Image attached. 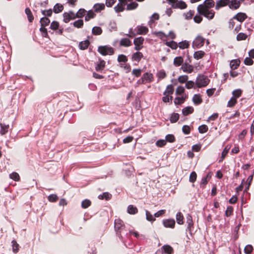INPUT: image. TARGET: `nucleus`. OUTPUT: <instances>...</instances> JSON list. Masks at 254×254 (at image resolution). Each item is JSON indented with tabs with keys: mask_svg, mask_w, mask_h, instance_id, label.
Listing matches in <instances>:
<instances>
[{
	"mask_svg": "<svg viewBox=\"0 0 254 254\" xmlns=\"http://www.w3.org/2000/svg\"><path fill=\"white\" fill-rule=\"evenodd\" d=\"M0 134L2 135L6 134L8 132L9 126L8 125H5L4 124L0 123Z\"/></svg>",
	"mask_w": 254,
	"mask_h": 254,
	"instance_id": "4be33fe9",
	"label": "nucleus"
},
{
	"mask_svg": "<svg viewBox=\"0 0 254 254\" xmlns=\"http://www.w3.org/2000/svg\"><path fill=\"white\" fill-rule=\"evenodd\" d=\"M126 5V9L127 10H131L136 9L138 7V4L135 1H131V2L128 4L127 3Z\"/></svg>",
	"mask_w": 254,
	"mask_h": 254,
	"instance_id": "393cba45",
	"label": "nucleus"
},
{
	"mask_svg": "<svg viewBox=\"0 0 254 254\" xmlns=\"http://www.w3.org/2000/svg\"><path fill=\"white\" fill-rule=\"evenodd\" d=\"M144 39L142 37L135 38L133 41V44L135 45L134 50L139 51L143 48V44Z\"/></svg>",
	"mask_w": 254,
	"mask_h": 254,
	"instance_id": "39448f33",
	"label": "nucleus"
},
{
	"mask_svg": "<svg viewBox=\"0 0 254 254\" xmlns=\"http://www.w3.org/2000/svg\"><path fill=\"white\" fill-rule=\"evenodd\" d=\"M162 249L166 254H172L174 252L173 248L170 245H164L162 247Z\"/></svg>",
	"mask_w": 254,
	"mask_h": 254,
	"instance_id": "7c9ffc66",
	"label": "nucleus"
},
{
	"mask_svg": "<svg viewBox=\"0 0 254 254\" xmlns=\"http://www.w3.org/2000/svg\"><path fill=\"white\" fill-rule=\"evenodd\" d=\"M242 90H241L240 89H236V90H234L232 92V94L233 96V97H235L237 99V98H239L242 95Z\"/></svg>",
	"mask_w": 254,
	"mask_h": 254,
	"instance_id": "09e8293b",
	"label": "nucleus"
},
{
	"mask_svg": "<svg viewBox=\"0 0 254 254\" xmlns=\"http://www.w3.org/2000/svg\"><path fill=\"white\" fill-rule=\"evenodd\" d=\"M156 76L158 78V81L166 77L167 74L164 70L161 69L157 72Z\"/></svg>",
	"mask_w": 254,
	"mask_h": 254,
	"instance_id": "72a5a7b5",
	"label": "nucleus"
},
{
	"mask_svg": "<svg viewBox=\"0 0 254 254\" xmlns=\"http://www.w3.org/2000/svg\"><path fill=\"white\" fill-rule=\"evenodd\" d=\"M12 251L14 253H17L19 251V245L15 240H12L11 242Z\"/></svg>",
	"mask_w": 254,
	"mask_h": 254,
	"instance_id": "58836bf2",
	"label": "nucleus"
},
{
	"mask_svg": "<svg viewBox=\"0 0 254 254\" xmlns=\"http://www.w3.org/2000/svg\"><path fill=\"white\" fill-rule=\"evenodd\" d=\"M198 131L200 133L206 132L208 130V127L205 125H202L198 127Z\"/></svg>",
	"mask_w": 254,
	"mask_h": 254,
	"instance_id": "5fc2aeb1",
	"label": "nucleus"
},
{
	"mask_svg": "<svg viewBox=\"0 0 254 254\" xmlns=\"http://www.w3.org/2000/svg\"><path fill=\"white\" fill-rule=\"evenodd\" d=\"M179 115L178 113H173L172 114L171 117H170V122L172 123H175L177 122L179 119Z\"/></svg>",
	"mask_w": 254,
	"mask_h": 254,
	"instance_id": "49530a36",
	"label": "nucleus"
},
{
	"mask_svg": "<svg viewBox=\"0 0 254 254\" xmlns=\"http://www.w3.org/2000/svg\"><path fill=\"white\" fill-rule=\"evenodd\" d=\"M83 24L84 22L82 19L77 20L73 23V25L74 26V27L77 28H82L83 26Z\"/></svg>",
	"mask_w": 254,
	"mask_h": 254,
	"instance_id": "ea45409f",
	"label": "nucleus"
},
{
	"mask_svg": "<svg viewBox=\"0 0 254 254\" xmlns=\"http://www.w3.org/2000/svg\"><path fill=\"white\" fill-rule=\"evenodd\" d=\"M96 16V14L94 12L90 10L87 12V15L85 17V20L86 21H89L90 19L94 18Z\"/></svg>",
	"mask_w": 254,
	"mask_h": 254,
	"instance_id": "4c0bfd02",
	"label": "nucleus"
},
{
	"mask_svg": "<svg viewBox=\"0 0 254 254\" xmlns=\"http://www.w3.org/2000/svg\"><path fill=\"white\" fill-rule=\"evenodd\" d=\"M132 45L131 41L128 38H122L120 42V46L128 47Z\"/></svg>",
	"mask_w": 254,
	"mask_h": 254,
	"instance_id": "dca6fc26",
	"label": "nucleus"
},
{
	"mask_svg": "<svg viewBox=\"0 0 254 254\" xmlns=\"http://www.w3.org/2000/svg\"><path fill=\"white\" fill-rule=\"evenodd\" d=\"M91 204V202L89 199H85L81 203V206L83 208H87Z\"/></svg>",
	"mask_w": 254,
	"mask_h": 254,
	"instance_id": "4d7b16f0",
	"label": "nucleus"
},
{
	"mask_svg": "<svg viewBox=\"0 0 254 254\" xmlns=\"http://www.w3.org/2000/svg\"><path fill=\"white\" fill-rule=\"evenodd\" d=\"M189 76L187 75H183L180 76L178 78V81L181 83H184L187 82Z\"/></svg>",
	"mask_w": 254,
	"mask_h": 254,
	"instance_id": "680f3d73",
	"label": "nucleus"
},
{
	"mask_svg": "<svg viewBox=\"0 0 254 254\" xmlns=\"http://www.w3.org/2000/svg\"><path fill=\"white\" fill-rule=\"evenodd\" d=\"M237 103V100L235 97H232L230 100L228 101L227 107H234L236 104Z\"/></svg>",
	"mask_w": 254,
	"mask_h": 254,
	"instance_id": "6e6d98bb",
	"label": "nucleus"
},
{
	"mask_svg": "<svg viewBox=\"0 0 254 254\" xmlns=\"http://www.w3.org/2000/svg\"><path fill=\"white\" fill-rule=\"evenodd\" d=\"M25 13L26 14L28 18V20L29 22H33L34 20V16L29 7H27L25 10Z\"/></svg>",
	"mask_w": 254,
	"mask_h": 254,
	"instance_id": "c756f323",
	"label": "nucleus"
},
{
	"mask_svg": "<svg viewBox=\"0 0 254 254\" xmlns=\"http://www.w3.org/2000/svg\"><path fill=\"white\" fill-rule=\"evenodd\" d=\"M240 61L239 60H233L230 62V66L232 70L238 68L239 66Z\"/></svg>",
	"mask_w": 254,
	"mask_h": 254,
	"instance_id": "5701e85b",
	"label": "nucleus"
},
{
	"mask_svg": "<svg viewBox=\"0 0 254 254\" xmlns=\"http://www.w3.org/2000/svg\"><path fill=\"white\" fill-rule=\"evenodd\" d=\"M210 80L207 76L203 74L197 76L195 80V84L198 88L206 86L209 83Z\"/></svg>",
	"mask_w": 254,
	"mask_h": 254,
	"instance_id": "f03ea898",
	"label": "nucleus"
},
{
	"mask_svg": "<svg viewBox=\"0 0 254 254\" xmlns=\"http://www.w3.org/2000/svg\"><path fill=\"white\" fill-rule=\"evenodd\" d=\"M40 22L41 24V27H45L46 26L49 25V24L50 23V20L48 17H43L41 18Z\"/></svg>",
	"mask_w": 254,
	"mask_h": 254,
	"instance_id": "c85d7f7f",
	"label": "nucleus"
},
{
	"mask_svg": "<svg viewBox=\"0 0 254 254\" xmlns=\"http://www.w3.org/2000/svg\"><path fill=\"white\" fill-rule=\"evenodd\" d=\"M134 31L136 32V34L138 35H145L148 32V29L145 26H137Z\"/></svg>",
	"mask_w": 254,
	"mask_h": 254,
	"instance_id": "9b49d317",
	"label": "nucleus"
},
{
	"mask_svg": "<svg viewBox=\"0 0 254 254\" xmlns=\"http://www.w3.org/2000/svg\"><path fill=\"white\" fill-rule=\"evenodd\" d=\"M48 199L49 201L55 202L58 200L59 198L57 194H52L48 196Z\"/></svg>",
	"mask_w": 254,
	"mask_h": 254,
	"instance_id": "bf43d9fd",
	"label": "nucleus"
},
{
	"mask_svg": "<svg viewBox=\"0 0 254 254\" xmlns=\"http://www.w3.org/2000/svg\"><path fill=\"white\" fill-rule=\"evenodd\" d=\"M119 3L114 7L116 12H122L125 10V6L127 4L128 0H119Z\"/></svg>",
	"mask_w": 254,
	"mask_h": 254,
	"instance_id": "423d86ee",
	"label": "nucleus"
},
{
	"mask_svg": "<svg viewBox=\"0 0 254 254\" xmlns=\"http://www.w3.org/2000/svg\"><path fill=\"white\" fill-rule=\"evenodd\" d=\"M59 27V23L56 21H53L50 25V28L53 30L58 29Z\"/></svg>",
	"mask_w": 254,
	"mask_h": 254,
	"instance_id": "e2e57ef3",
	"label": "nucleus"
},
{
	"mask_svg": "<svg viewBox=\"0 0 254 254\" xmlns=\"http://www.w3.org/2000/svg\"><path fill=\"white\" fill-rule=\"evenodd\" d=\"M215 2L212 0H205L203 4H199V5L203 6L205 8L210 9L211 7H214Z\"/></svg>",
	"mask_w": 254,
	"mask_h": 254,
	"instance_id": "a211bd4d",
	"label": "nucleus"
},
{
	"mask_svg": "<svg viewBox=\"0 0 254 254\" xmlns=\"http://www.w3.org/2000/svg\"><path fill=\"white\" fill-rule=\"evenodd\" d=\"M174 91V86L172 84L168 85L163 93L164 95H172Z\"/></svg>",
	"mask_w": 254,
	"mask_h": 254,
	"instance_id": "aec40b11",
	"label": "nucleus"
},
{
	"mask_svg": "<svg viewBox=\"0 0 254 254\" xmlns=\"http://www.w3.org/2000/svg\"><path fill=\"white\" fill-rule=\"evenodd\" d=\"M197 174L195 172H192L189 177V181L191 183H194L196 180Z\"/></svg>",
	"mask_w": 254,
	"mask_h": 254,
	"instance_id": "052dcab7",
	"label": "nucleus"
},
{
	"mask_svg": "<svg viewBox=\"0 0 254 254\" xmlns=\"http://www.w3.org/2000/svg\"><path fill=\"white\" fill-rule=\"evenodd\" d=\"M186 98V97H176L174 100V103L175 105H181L185 102Z\"/></svg>",
	"mask_w": 254,
	"mask_h": 254,
	"instance_id": "c03bdc74",
	"label": "nucleus"
},
{
	"mask_svg": "<svg viewBox=\"0 0 254 254\" xmlns=\"http://www.w3.org/2000/svg\"><path fill=\"white\" fill-rule=\"evenodd\" d=\"M127 57L123 54L119 55L118 57L117 61L119 63H126L127 62Z\"/></svg>",
	"mask_w": 254,
	"mask_h": 254,
	"instance_id": "37998d69",
	"label": "nucleus"
},
{
	"mask_svg": "<svg viewBox=\"0 0 254 254\" xmlns=\"http://www.w3.org/2000/svg\"><path fill=\"white\" fill-rule=\"evenodd\" d=\"M248 37V35L244 33H239L236 37L237 41L245 40Z\"/></svg>",
	"mask_w": 254,
	"mask_h": 254,
	"instance_id": "8fccbe9b",
	"label": "nucleus"
},
{
	"mask_svg": "<svg viewBox=\"0 0 254 254\" xmlns=\"http://www.w3.org/2000/svg\"><path fill=\"white\" fill-rule=\"evenodd\" d=\"M111 195L108 192H104L102 194H100L98 196V198L100 199H105L109 200L111 198Z\"/></svg>",
	"mask_w": 254,
	"mask_h": 254,
	"instance_id": "864d4df0",
	"label": "nucleus"
},
{
	"mask_svg": "<svg viewBox=\"0 0 254 254\" xmlns=\"http://www.w3.org/2000/svg\"><path fill=\"white\" fill-rule=\"evenodd\" d=\"M190 46L189 42L187 41H182L180 42L178 44V46L180 49H184L188 48Z\"/></svg>",
	"mask_w": 254,
	"mask_h": 254,
	"instance_id": "de8ad7c7",
	"label": "nucleus"
},
{
	"mask_svg": "<svg viewBox=\"0 0 254 254\" xmlns=\"http://www.w3.org/2000/svg\"><path fill=\"white\" fill-rule=\"evenodd\" d=\"M253 251V247L252 245H247L244 249V252L246 254H251Z\"/></svg>",
	"mask_w": 254,
	"mask_h": 254,
	"instance_id": "69168bd1",
	"label": "nucleus"
},
{
	"mask_svg": "<svg viewBox=\"0 0 254 254\" xmlns=\"http://www.w3.org/2000/svg\"><path fill=\"white\" fill-rule=\"evenodd\" d=\"M176 220L177 223L180 225L184 224V216L181 212H179L177 213Z\"/></svg>",
	"mask_w": 254,
	"mask_h": 254,
	"instance_id": "c9c22d12",
	"label": "nucleus"
},
{
	"mask_svg": "<svg viewBox=\"0 0 254 254\" xmlns=\"http://www.w3.org/2000/svg\"><path fill=\"white\" fill-rule=\"evenodd\" d=\"M9 177L15 181H19L20 179L19 174L16 172H13L10 174Z\"/></svg>",
	"mask_w": 254,
	"mask_h": 254,
	"instance_id": "3c124183",
	"label": "nucleus"
},
{
	"mask_svg": "<svg viewBox=\"0 0 254 254\" xmlns=\"http://www.w3.org/2000/svg\"><path fill=\"white\" fill-rule=\"evenodd\" d=\"M64 6L60 3H57L55 5L53 8V12L55 13H59L64 10Z\"/></svg>",
	"mask_w": 254,
	"mask_h": 254,
	"instance_id": "a878e982",
	"label": "nucleus"
},
{
	"mask_svg": "<svg viewBox=\"0 0 254 254\" xmlns=\"http://www.w3.org/2000/svg\"><path fill=\"white\" fill-rule=\"evenodd\" d=\"M146 219L149 221L153 222L155 220V218H154L153 215L148 210H146Z\"/></svg>",
	"mask_w": 254,
	"mask_h": 254,
	"instance_id": "774afa93",
	"label": "nucleus"
},
{
	"mask_svg": "<svg viewBox=\"0 0 254 254\" xmlns=\"http://www.w3.org/2000/svg\"><path fill=\"white\" fill-rule=\"evenodd\" d=\"M241 5V2L238 0H230L229 7L232 10L238 9Z\"/></svg>",
	"mask_w": 254,
	"mask_h": 254,
	"instance_id": "9d476101",
	"label": "nucleus"
},
{
	"mask_svg": "<svg viewBox=\"0 0 254 254\" xmlns=\"http://www.w3.org/2000/svg\"><path fill=\"white\" fill-rule=\"evenodd\" d=\"M205 55V53L203 51H198L195 52L193 54V58L196 60L202 59Z\"/></svg>",
	"mask_w": 254,
	"mask_h": 254,
	"instance_id": "473e14b6",
	"label": "nucleus"
},
{
	"mask_svg": "<svg viewBox=\"0 0 254 254\" xmlns=\"http://www.w3.org/2000/svg\"><path fill=\"white\" fill-rule=\"evenodd\" d=\"M102 33V30L101 27L95 26L92 29V33L94 35H99Z\"/></svg>",
	"mask_w": 254,
	"mask_h": 254,
	"instance_id": "79ce46f5",
	"label": "nucleus"
},
{
	"mask_svg": "<svg viewBox=\"0 0 254 254\" xmlns=\"http://www.w3.org/2000/svg\"><path fill=\"white\" fill-rule=\"evenodd\" d=\"M145 83H150L154 80L153 75L151 73L145 72L142 76Z\"/></svg>",
	"mask_w": 254,
	"mask_h": 254,
	"instance_id": "ddd939ff",
	"label": "nucleus"
},
{
	"mask_svg": "<svg viewBox=\"0 0 254 254\" xmlns=\"http://www.w3.org/2000/svg\"><path fill=\"white\" fill-rule=\"evenodd\" d=\"M230 2V0H219L216 1L215 5V9L218 10L220 8L228 5Z\"/></svg>",
	"mask_w": 254,
	"mask_h": 254,
	"instance_id": "f8f14e48",
	"label": "nucleus"
},
{
	"mask_svg": "<svg viewBox=\"0 0 254 254\" xmlns=\"http://www.w3.org/2000/svg\"><path fill=\"white\" fill-rule=\"evenodd\" d=\"M183 63L184 59L181 56L177 57L174 59L173 64L176 67L182 65Z\"/></svg>",
	"mask_w": 254,
	"mask_h": 254,
	"instance_id": "f3484780",
	"label": "nucleus"
},
{
	"mask_svg": "<svg viewBox=\"0 0 254 254\" xmlns=\"http://www.w3.org/2000/svg\"><path fill=\"white\" fill-rule=\"evenodd\" d=\"M181 69L185 72L190 73L193 71V66L186 62L182 64Z\"/></svg>",
	"mask_w": 254,
	"mask_h": 254,
	"instance_id": "6e6552de",
	"label": "nucleus"
},
{
	"mask_svg": "<svg viewBox=\"0 0 254 254\" xmlns=\"http://www.w3.org/2000/svg\"><path fill=\"white\" fill-rule=\"evenodd\" d=\"M53 11L52 9H49L48 10H41L42 14L44 16V17H50L52 16L53 14Z\"/></svg>",
	"mask_w": 254,
	"mask_h": 254,
	"instance_id": "a18cd8bd",
	"label": "nucleus"
},
{
	"mask_svg": "<svg viewBox=\"0 0 254 254\" xmlns=\"http://www.w3.org/2000/svg\"><path fill=\"white\" fill-rule=\"evenodd\" d=\"M93 8L94 9V11L96 12H100L101 10H103L105 9V6L104 3H96L94 4Z\"/></svg>",
	"mask_w": 254,
	"mask_h": 254,
	"instance_id": "cd10ccee",
	"label": "nucleus"
},
{
	"mask_svg": "<svg viewBox=\"0 0 254 254\" xmlns=\"http://www.w3.org/2000/svg\"><path fill=\"white\" fill-rule=\"evenodd\" d=\"M142 70L141 69H133L132 71V74L136 77L141 75Z\"/></svg>",
	"mask_w": 254,
	"mask_h": 254,
	"instance_id": "338daca9",
	"label": "nucleus"
},
{
	"mask_svg": "<svg viewBox=\"0 0 254 254\" xmlns=\"http://www.w3.org/2000/svg\"><path fill=\"white\" fill-rule=\"evenodd\" d=\"M63 21L64 23H68L71 20L76 19L75 13L70 10L68 12H65L63 13Z\"/></svg>",
	"mask_w": 254,
	"mask_h": 254,
	"instance_id": "20e7f679",
	"label": "nucleus"
},
{
	"mask_svg": "<svg viewBox=\"0 0 254 254\" xmlns=\"http://www.w3.org/2000/svg\"><path fill=\"white\" fill-rule=\"evenodd\" d=\"M124 227V223L121 219H116L115 221V229L117 231H120Z\"/></svg>",
	"mask_w": 254,
	"mask_h": 254,
	"instance_id": "6ab92c4d",
	"label": "nucleus"
},
{
	"mask_svg": "<svg viewBox=\"0 0 254 254\" xmlns=\"http://www.w3.org/2000/svg\"><path fill=\"white\" fill-rule=\"evenodd\" d=\"M187 223H188L189 228H190L193 226L192 218L190 214H188L187 216Z\"/></svg>",
	"mask_w": 254,
	"mask_h": 254,
	"instance_id": "13d9d810",
	"label": "nucleus"
},
{
	"mask_svg": "<svg viewBox=\"0 0 254 254\" xmlns=\"http://www.w3.org/2000/svg\"><path fill=\"white\" fill-rule=\"evenodd\" d=\"M192 101L195 105H197L202 102V99L199 94H195L192 98Z\"/></svg>",
	"mask_w": 254,
	"mask_h": 254,
	"instance_id": "bb28decb",
	"label": "nucleus"
},
{
	"mask_svg": "<svg viewBox=\"0 0 254 254\" xmlns=\"http://www.w3.org/2000/svg\"><path fill=\"white\" fill-rule=\"evenodd\" d=\"M197 10L200 15H203L208 19H212L215 15V11L212 9L205 8L203 6L198 5Z\"/></svg>",
	"mask_w": 254,
	"mask_h": 254,
	"instance_id": "f257e3e1",
	"label": "nucleus"
},
{
	"mask_svg": "<svg viewBox=\"0 0 254 254\" xmlns=\"http://www.w3.org/2000/svg\"><path fill=\"white\" fill-rule=\"evenodd\" d=\"M89 44L90 43L88 40L80 42L79 44V48L82 50L87 49L89 45Z\"/></svg>",
	"mask_w": 254,
	"mask_h": 254,
	"instance_id": "2f4dec72",
	"label": "nucleus"
},
{
	"mask_svg": "<svg viewBox=\"0 0 254 254\" xmlns=\"http://www.w3.org/2000/svg\"><path fill=\"white\" fill-rule=\"evenodd\" d=\"M247 18V15L245 13L239 12L233 17V19H236L238 21L242 22Z\"/></svg>",
	"mask_w": 254,
	"mask_h": 254,
	"instance_id": "4468645a",
	"label": "nucleus"
},
{
	"mask_svg": "<svg viewBox=\"0 0 254 254\" xmlns=\"http://www.w3.org/2000/svg\"><path fill=\"white\" fill-rule=\"evenodd\" d=\"M127 212L130 214H135L138 212V210L135 206L129 205L127 207Z\"/></svg>",
	"mask_w": 254,
	"mask_h": 254,
	"instance_id": "e433bc0d",
	"label": "nucleus"
},
{
	"mask_svg": "<svg viewBox=\"0 0 254 254\" xmlns=\"http://www.w3.org/2000/svg\"><path fill=\"white\" fill-rule=\"evenodd\" d=\"M105 62L103 60H100L99 64L95 66V69L97 71H102L105 67Z\"/></svg>",
	"mask_w": 254,
	"mask_h": 254,
	"instance_id": "412c9836",
	"label": "nucleus"
},
{
	"mask_svg": "<svg viewBox=\"0 0 254 254\" xmlns=\"http://www.w3.org/2000/svg\"><path fill=\"white\" fill-rule=\"evenodd\" d=\"M143 56L141 52H137L133 53L131 56V60L132 61H136L138 63L143 58Z\"/></svg>",
	"mask_w": 254,
	"mask_h": 254,
	"instance_id": "2eb2a0df",
	"label": "nucleus"
},
{
	"mask_svg": "<svg viewBox=\"0 0 254 254\" xmlns=\"http://www.w3.org/2000/svg\"><path fill=\"white\" fill-rule=\"evenodd\" d=\"M165 44L170 47L172 49H176L178 47V45L177 42L172 41L171 42H166Z\"/></svg>",
	"mask_w": 254,
	"mask_h": 254,
	"instance_id": "a19ab883",
	"label": "nucleus"
},
{
	"mask_svg": "<svg viewBox=\"0 0 254 254\" xmlns=\"http://www.w3.org/2000/svg\"><path fill=\"white\" fill-rule=\"evenodd\" d=\"M98 52L103 56L113 55L115 53V50L112 47L106 45L99 46Z\"/></svg>",
	"mask_w": 254,
	"mask_h": 254,
	"instance_id": "7ed1b4c3",
	"label": "nucleus"
},
{
	"mask_svg": "<svg viewBox=\"0 0 254 254\" xmlns=\"http://www.w3.org/2000/svg\"><path fill=\"white\" fill-rule=\"evenodd\" d=\"M175 221L173 219H166L163 220V224L166 228H174Z\"/></svg>",
	"mask_w": 254,
	"mask_h": 254,
	"instance_id": "1a4fd4ad",
	"label": "nucleus"
},
{
	"mask_svg": "<svg viewBox=\"0 0 254 254\" xmlns=\"http://www.w3.org/2000/svg\"><path fill=\"white\" fill-rule=\"evenodd\" d=\"M187 6V4L183 1H178L176 3V7L179 8L180 9H185Z\"/></svg>",
	"mask_w": 254,
	"mask_h": 254,
	"instance_id": "603ef678",
	"label": "nucleus"
},
{
	"mask_svg": "<svg viewBox=\"0 0 254 254\" xmlns=\"http://www.w3.org/2000/svg\"><path fill=\"white\" fill-rule=\"evenodd\" d=\"M233 212V207L231 206L227 207L226 210L225 211V215L227 217H229L232 215Z\"/></svg>",
	"mask_w": 254,
	"mask_h": 254,
	"instance_id": "0e129e2a",
	"label": "nucleus"
},
{
	"mask_svg": "<svg viewBox=\"0 0 254 254\" xmlns=\"http://www.w3.org/2000/svg\"><path fill=\"white\" fill-rule=\"evenodd\" d=\"M193 111L194 109L191 106H188L182 110V113L184 116H188L190 114H192Z\"/></svg>",
	"mask_w": 254,
	"mask_h": 254,
	"instance_id": "b1692460",
	"label": "nucleus"
},
{
	"mask_svg": "<svg viewBox=\"0 0 254 254\" xmlns=\"http://www.w3.org/2000/svg\"><path fill=\"white\" fill-rule=\"evenodd\" d=\"M205 39L202 37L197 36L193 42V46L197 48H199L203 46L204 44Z\"/></svg>",
	"mask_w": 254,
	"mask_h": 254,
	"instance_id": "0eeeda50",
	"label": "nucleus"
},
{
	"mask_svg": "<svg viewBox=\"0 0 254 254\" xmlns=\"http://www.w3.org/2000/svg\"><path fill=\"white\" fill-rule=\"evenodd\" d=\"M86 12V10L84 8H80L76 13H75V17L81 18H82Z\"/></svg>",
	"mask_w": 254,
	"mask_h": 254,
	"instance_id": "f704fd0d",
	"label": "nucleus"
}]
</instances>
